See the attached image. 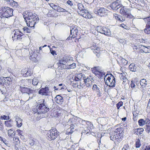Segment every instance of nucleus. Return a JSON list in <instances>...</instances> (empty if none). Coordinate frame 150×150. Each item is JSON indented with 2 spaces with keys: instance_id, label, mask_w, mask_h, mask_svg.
<instances>
[{
  "instance_id": "dca6fc26",
  "label": "nucleus",
  "mask_w": 150,
  "mask_h": 150,
  "mask_svg": "<svg viewBox=\"0 0 150 150\" xmlns=\"http://www.w3.org/2000/svg\"><path fill=\"white\" fill-rule=\"evenodd\" d=\"M116 131V129L114 131H112L111 132L110 134V138L111 140H112L113 141H115V142H116L115 140L117 138H116V135H117V132Z\"/></svg>"
},
{
  "instance_id": "680f3d73",
  "label": "nucleus",
  "mask_w": 150,
  "mask_h": 150,
  "mask_svg": "<svg viewBox=\"0 0 150 150\" xmlns=\"http://www.w3.org/2000/svg\"><path fill=\"white\" fill-rule=\"evenodd\" d=\"M92 83H84V87L86 86L87 87L89 88L91 87Z\"/></svg>"
},
{
  "instance_id": "1a4fd4ad",
  "label": "nucleus",
  "mask_w": 150,
  "mask_h": 150,
  "mask_svg": "<svg viewBox=\"0 0 150 150\" xmlns=\"http://www.w3.org/2000/svg\"><path fill=\"white\" fill-rule=\"evenodd\" d=\"M20 91L22 93H26L28 94L29 96V98H31V99L33 97V96L31 97L30 96L33 94V93L35 92V90L30 89L29 88V87H26L20 86Z\"/></svg>"
},
{
  "instance_id": "79ce46f5",
  "label": "nucleus",
  "mask_w": 150,
  "mask_h": 150,
  "mask_svg": "<svg viewBox=\"0 0 150 150\" xmlns=\"http://www.w3.org/2000/svg\"><path fill=\"white\" fill-rule=\"evenodd\" d=\"M139 125L141 126H143L145 123V121L143 119H140L138 121Z\"/></svg>"
},
{
  "instance_id": "4be33fe9",
  "label": "nucleus",
  "mask_w": 150,
  "mask_h": 150,
  "mask_svg": "<svg viewBox=\"0 0 150 150\" xmlns=\"http://www.w3.org/2000/svg\"><path fill=\"white\" fill-rule=\"evenodd\" d=\"M3 79L4 80V83H7V85H9L12 81V79L10 77H7L6 78L3 77Z\"/></svg>"
},
{
  "instance_id": "cd10ccee",
  "label": "nucleus",
  "mask_w": 150,
  "mask_h": 150,
  "mask_svg": "<svg viewBox=\"0 0 150 150\" xmlns=\"http://www.w3.org/2000/svg\"><path fill=\"white\" fill-rule=\"evenodd\" d=\"M144 31V33L147 34H150V25H146Z\"/></svg>"
},
{
  "instance_id": "774afa93",
  "label": "nucleus",
  "mask_w": 150,
  "mask_h": 150,
  "mask_svg": "<svg viewBox=\"0 0 150 150\" xmlns=\"http://www.w3.org/2000/svg\"><path fill=\"white\" fill-rule=\"evenodd\" d=\"M146 130L148 131V133L150 131V125L148 124V125H146Z\"/></svg>"
},
{
  "instance_id": "b1692460",
  "label": "nucleus",
  "mask_w": 150,
  "mask_h": 150,
  "mask_svg": "<svg viewBox=\"0 0 150 150\" xmlns=\"http://www.w3.org/2000/svg\"><path fill=\"white\" fill-rule=\"evenodd\" d=\"M126 73H121L120 75V78L121 79H122L123 82H125L127 81L126 77Z\"/></svg>"
},
{
  "instance_id": "0e129e2a",
  "label": "nucleus",
  "mask_w": 150,
  "mask_h": 150,
  "mask_svg": "<svg viewBox=\"0 0 150 150\" xmlns=\"http://www.w3.org/2000/svg\"><path fill=\"white\" fill-rule=\"evenodd\" d=\"M123 6H122L121 4H119L118 3L117 4L116 7V10H118L119 8H120V7H122Z\"/></svg>"
},
{
  "instance_id": "aec40b11",
  "label": "nucleus",
  "mask_w": 150,
  "mask_h": 150,
  "mask_svg": "<svg viewBox=\"0 0 150 150\" xmlns=\"http://www.w3.org/2000/svg\"><path fill=\"white\" fill-rule=\"evenodd\" d=\"M129 68L130 71L134 72L137 71V67L134 63L131 64L129 66Z\"/></svg>"
},
{
  "instance_id": "9d476101",
  "label": "nucleus",
  "mask_w": 150,
  "mask_h": 150,
  "mask_svg": "<svg viewBox=\"0 0 150 150\" xmlns=\"http://www.w3.org/2000/svg\"><path fill=\"white\" fill-rule=\"evenodd\" d=\"M108 10L103 7H99L98 9H95L94 11L95 13L100 16H104L107 15Z\"/></svg>"
},
{
  "instance_id": "de8ad7c7",
  "label": "nucleus",
  "mask_w": 150,
  "mask_h": 150,
  "mask_svg": "<svg viewBox=\"0 0 150 150\" xmlns=\"http://www.w3.org/2000/svg\"><path fill=\"white\" fill-rule=\"evenodd\" d=\"M36 140V139H31L29 140V144L30 146H32L35 144V143Z\"/></svg>"
},
{
  "instance_id": "6e6552de",
  "label": "nucleus",
  "mask_w": 150,
  "mask_h": 150,
  "mask_svg": "<svg viewBox=\"0 0 150 150\" xmlns=\"http://www.w3.org/2000/svg\"><path fill=\"white\" fill-rule=\"evenodd\" d=\"M77 27H71L70 28V35L67 38V40L72 39V38H74L77 37L79 34L78 31Z\"/></svg>"
},
{
  "instance_id": "603ef678",
  "label": "nucleus",
  "mask_w": 150,
  "mask_h": 150,
  "mask_svg": "<svg viewBox=\"0 0 150 150\" xmlns=\"http://www.w3.org/2000/svg\"><path fill=\"white\" fill-rule=\"evenodd\" d=\"M78 9L81 11H82L84 8V6L82 4L79 3L78 4Z\"/></svg>"
},
{
  "instance_id": "20e7f679",
  "label": "nucleus",
  "mask_w": 150,
  "mask_h": 150,
  "mask_svg": "<svg viewBox=\"0 0 150 150\" xmlns=\"http://www.w3.org/2000/svg\"><path fill=\"white\" fill-rule=\"evenodd\" d=\"M0 10V17L8 18L13 16V9L9 7H4Z\"/></svg>"
},
{
  "instance_id": "a18cd8bd",
  "label": "nucleus",
  "mask_w": 150,
  "mask_h": 150,
  "mask_svg": "<svg viewBox=\"0 0 150 150\" xmlns=\"http://www.w3.org/2000/svg\"><path fill=\"white\" fill-rule=\"evenodd\" d=\"M38 82V79L36 78H34L32 81V83L33 85H37Z\"/></svg>"
},
{
  "instance_id": "09e8293b",
  "label": "nucleus",
  "mask_w": 150,
  "mask_h": 150,
  "mask_svg": "<svg viewBox=\"0 0 150 150\" xmlns=\"http://www.w3.org/2000/svg\"><path fill=\"white\" fill-rule=\"evenodd\" d=\"M79 85L77 84V87L81 89V88H83L84 87V83H82L81 82V81H79Z\"/></svg>"
},
{
  "instance_id": "4468645a",
  "label": "nucleus",
  "mask_w": 150,
  "mask_h": 150,
  "mask_svg": "<svg viewBox=\"0 0 150 150\" xmlns=\"http://www.w3.org/2000/svg\"><path fill=\"white\" fill-rule=\"evenodd\" d=\"M85 78V75L81 73L77 74L74 77V80L76 82L75 83L78 84V82L81 81L82 80H83Z\"/></svg>"
},
{
  "instance_id": "58836bf2",
  "label": "nucleus",
  "mask_w": 150,
  "mask_h": 150,
  "mask_svg": "<svg viewBox=\"0 0 150 150\" xmlns=\"http://www.w3.org/2000/svg\"><path fill=\"white\" fill-rule=\"evenodd\" d=\"M118 3L116 2H114L110 5V7L113 10H116V7L117 4Z\"/></svg>"
},
{
  "instance_id": "473e14b6",
  "label": "nucleus",
  "mask_w": 150,
  "mask_h": 150,
  "mask_svg": "<svg viewBox=\"0 0 150 150\" xmlns=\"http://www.w3.org/2000/svg\"><path fill=\"white\" fill-rule=\"evenodd\" d=\"M82 16L84 18H91L92 17L91 15L89 13H87L82 14Z\"/></svg>"
},
{
  "instance_id": "e433bc0d",
  "label": "nucleus",
  "mask_w": 150,
  "mask_h": 150,
  "mask_svg": "<svg viewBox=\"0 0 150 150\" xmlns=\"http://www.w3.org/2000/svg\"><path fill=\"white\" fill-rule=\"evenodd\" d=\"M143 46V47L142 48V50H143V52L145 53L148 52L149 51V47H145L144 46Z\"/></svg>"
},
{
  "instance_id": "37998d69",
  "label": "nucleus",
  "mask_w": 150,
  "mask_h": 150,
  "mask_svg": "<svg viewBox=\"0 0 150 150\" xmlns=\"http://www.w3.org/2000/svg\"><path fill=\"white\" fill-rule=\"evenodd\" d=\"M57 11L58 12H68V11L66 9H64L63 8H62L61 7H60L59 6L58 7V8L57 10Z\"/></svg>"
},
{
  "instance_id": "ea45409f",
  "label": "nucleus",
  "mask_w": 150,
  "mask_h": 150,
  "mask_svg": "<svg viewBox=\"0 0 150 150\" xmlns=\"http://www.w3.org/2000/svg\"><path fill=\"white\" fill-rule=\"evenodd\" d=\"M76 67V64L75 63H73L71 64L68 65L67 67V68L66 69H74Z\"/></svg>"
},
{
  "instance_id": "f704fd0d",
  "label": "nucleus",
  "mask_w": 150,
  "mask_h": 150,
  "mask_svg": "<svg viewBox=\"0 0 150 150\" xmlns=\"http://www.w3.org/2000/svg\"><path fill=\"white\" fill-rule=\"evenodd\" d=\"M68 59L67 56L64 57L62 59L59 60L60 62L63 63L64 64L67 63L68 61Z\"/></svg>"
},
{
  "instance_id": "49530a36",
  "label": "nucleus",
  "mask_w": 150,
  "mask_h": 150,
  "mask_svg": "<svg viewBox=\"0 0 150 150\" xmlns=\"http://www.w3.org/2000/svg\"><path fill=\"white\" fill-rule=\"evenodd\" d=\"M91 70L93 72L96 71H100V68L99 67H94L91 68Z\"/></svg>"
},
{
  "instance_id": "69168bd1",
  "label": "nucleus",
  "mask_w": 150,
  "mask_h": 150,
  "mask_svg": "<svg viewBox=\"0 0 150 150\" xmlns=\"http://www.w3.org/2000/svg\"><path fill=\"white\" fill-rule=\"evenodd\" d=\"M4 80L3 79V77L2 79L0 78V85L5 84Z\"/></svg>"
},
{
  "instance_id": "393cba45",
  "label": "nucleus",
  "mask_w": 150,
  "mask_h": 150,
  "mask_svg": "<svg viewBox=\"0 0 150 150\" xmlns=\"http://www.w3.org/2000/svg\"><path fill=\"white\" fill-rule=\"evenodd\" d=\"M68 123L69 125H70V128L71 129H74V130H76V129L77 127V126L76 125V124L74 123V122H68Z\"/></svg>"
},
{
  "instance_id": "7c9ffc66",
  "label": "nucleus",
  "mask_w": 150,
  "mask_h": 150,
  "mask_svg": "<svg viewBox=\"0 0 150 150\" xmlns=\"http://www.w3.org/2000/svg\"><path fill=\"white\" fill-rule=\"evenodd\" d=\"M121 61L122 66H124L127 65L128 63V61L122 57H121Z\"/></svg>"
},
{
  "instance_id": "4c0bfd02",
  "label": "nucleus",
  "mask_w": 150,
  "mask_h": 150,
  "mask_svg": "<svg viewBox=\"0 0 150 150\" xmlns=\"http://www.w3.org/2000/svg\"><path fill=\"white\" fill-rule=\"evenodd\" d=\"M32 29H33L31 28H30L27 27H24L23 28V30L25 33H31Z\"/></svg>"
},
{
  "instance_id": "f257e3e1",
  "label": "nucleus",
  "mask_w": 150,
  "mask_h": 150,
  "mask_svg": "<svg viewBox=\"0 0 150 150\" xmlns=\"http://www.w3.org/2000/svg\"><path fill=\"white\" fill-rule=\"evenodd\" d=\"M23 15L27 25L32 29H34L35 25L39 20V18L36 17L37 15L30 12L24 13Z\"/></svg>"
},
{
  "instance_id": "5701e85b",
  "label": "nucleus",
  "mask_w": 150,
  "mask_h": 150,
  "mask_svg": "<svg viewBox=\"0 0 150 150\" xmlns=\"http://www.w3.org/2000/svg\"><path fill=\"white\" fill-rule=\"evenodd\" d=\"M8 1L9 2L10 5L12 7L15 8L18 7V4L17 2L14 1L13 0H9Z\"/></svg>"
},
{
  "instance_id": "c85d7f7f",
  "label": "nucleus",
  "mask_w": 150,
  "mask_h": 150,
  "mask_svg": "<svg viewBox=\"0 0 150 150\" xmlns=\"http://www.w3.org/2000/svg\"><path fill=\"white\" fill-rule=\"evenodd\" d=\"M13 32H14V34L13 36L12 37V39L13 40H17V38L18 37V30H15Z\"/></svg>"
},
{
  "instance_id": "c03bdc74",
  "label": "nucleus",
  "mask_w": 150,
  "mask_h": 150,
  "mask_svg": "<svg viewBox=\"0 0 150 150\" xmlns=\"http://www.w3.org/2000/svg\"><path fill=\"white\" fill-rule=\"evenodd\" d=\"M75 130L74 129H71L70 127L69 128L66 132V134H71Z\"/></svg>"
},
{
  "instance_id": "bf43d9fd",
  "label": "nucleus",
  "mask_w": 150,
  "mask_h": 150,
  "mask_svg": "<svg viewBox=\"0 0 150 150\" xmlns=\"http://www.w3.org/2000/svg\"><path fill=\"white\" fill-rule=\"evenodd\" d=\"M82 133H84L85 134H89L90 133L91 134L90 130L89 129L84 130Z\"/></svg>"
},
{
  "instance_id": "7ed1b4c3",
  "label": "nucleus",
  "mask_w": 150,
  "mask_h": 150,
  "mask_svg": "<svg viewBox=\"0 0 150 150\" xmlns=\"http://www.w3.org/2000/svg\"><path fill=\"white\" fill-rule=\"evenodd\" d=\"M104 80L105 84L111 87H115V78L113 75L110 74H107L104 77Z\"/></svg>"
},
{
  "instance_id": "2eb2a0df",
  "label": "nucleus",
  "mask_w": 150,
  "mask_h": 150,
  "mask_svg": "<svg viewBox=\"0 0 150 150\" xmlns=\"http://www.w3.org/2000/svg\"><path fill=\"white\" fill-rule=\"evenodd\" d=\"M73 117L70 118L68 121V122H73L74 123L76 124V125L78 126L79 124V117H77L74 115H73Z\"/></svg>"
},
{
  "instance_id": "052dcab7",
  "label": "nucleus",
  "mask_w": 150,
  "mask_h": 150,
  "mask_svg": "<svg viewBox=\"0 0 150 150\" xmlns=\"http://www.w3.org/2000/svg\"><path fill=\"white\" fill-rule=\"evenodd\" d=\"M13 131L11 130L10 129L8 130V133L9 136H11L12 134H13Z\"/></svg>"
},
{
  "instance_id": "412c9836",
  "label": "nucleus",
  "mask_w": 150,
  "mask_h": 150,
  "mask_svg": "<svg viewBox=\"0 0 150 150\" xmlns=\"http://www.w3.org/2000/svg\"><path fill=\"white\" fill-rule=\"evenodd\" d=\"M93 79V78H92V77L91 76H88L86 77L85 76V78H84L83 79V82L84 83H92V80Z\"/></svg>"
},
{
  "instance_id": "5fc2aeb1",
  "label": "nucleus",
  "mask_w": 150,
  "mask_h": 150,
  "mask_svg": "<svg viewBox=\"0 0 150 150\" xmlns=\"http://www.w3.org/2000/svg\"><path fill=\"white\" fill-rule=\"evenodd\" d=\"M92 89L93 90L97 91L99 90V89L96 85L94 84L93 85Z\"/></svg>"
},
{
  "instance_id": "13d9d810",
  "label": "nucleus",
  "mask_w": 150,
  "mask_h": 150,
  "mask_svg": "<svg viewBox=\"0 0 150 150\" xmlns=\"http://www.w3.org/2000/svg\"><path fill=\"white\" fill-rule=\"evenodd\" d=\"M1 119L2 120H7L9 119V117L8 116H7L5 115H4L1 116Z\"/></svg>"
},
{
  "instance_id": "0eeeda50",
  "label": "nucleus",
  "mask_w": 150,
  "mask_h": 150,
  "mask_svg": "<svg viewBox=\"0 0 150 150\" xmlns=\"http://www.w3.org/2000/svg\"><path fill=\"white\" fill-rule=\"evenodd\" d=\"M97 29V31L102 34H104L108 36L111 35L110 29L105 27L98 26Z\"/></svg>"
},
{
  "instance_id": "6e6d98bb",
  "label": "nucleus",
  "mask_w": 150,
  "mask_h": 150,
  "mask_svg": "<svg viewBox=\"0 0 150 150\" xmlns=\"http://www.w3.org/2000/svg\"><path fill=\"white\" fill-rule=\"evenodd\" d=\"M123 104V103L122 101H120L117 104V109H118Z\"/></svg>"
},
{
  "instance_id": "338daca9",
  "label": "nucleus",
  "mask_w": 150,
  "mask_h": 150,
  "mask_svg": "<svg viewBox=\"0 0 150 150\" xmlns=\"http://www.w3.org/2000/svg\"><path fill=\"white\" fill-rule=\"evenodd\" d=\"M123 148H124L127 150H130L129 148V146L128 144L125 145Z\"/></svg>"
},
{
  "instance_id": "ddd939ff",
  "label": "nucleus",
  "mask_w": 150,
  "mask_h": 150,
  "mask_svg": "<svg viewBox=\"0 0 150 150\" xmlns=\"http://www.w3.org/2000/svg\"><path fill=\"white\" fill-rule=\"evenodd\" d=\"M49 93V88L47 87L41 88L38 91V93L42 96H48Z\"/></svg>"
},
{
  "instance_id": "4d7b16f0",
  "label": "nucleus",
  "mask_w": 150,
  "mask_h": 150,
  "mask_svg": "<svg viewBox=\"0 0 150 150\" xmlns=\"http://www.w3.org/2000/svg\"><path fill=\"white\" fill-rule=\"evenodd\" d=\"M114 17H115V19L118 21H120L121 18H120V15H118L117 14H115L114 15Z\"/></svg>"
},
{
  "instance_id": "c756f323",
  "label": "nucleus",
  "mask_w": 150,
  "mask_h": 150,
  "mask_svg": "<svg viewBox=\"0 0 150 150\" xmlns=\"http://www.w3.org/2000/svg\"><path fill=\"white\" fill-rule=\"evenodd\" d=\"M94 48H91L92 49H93L94 50L93 52L94 53H98L100 52V48L98 47V45H95V46L93 47Z\"/></svg>"
},
{
  "instance_id": "9b49d317",
  "label": "nucleus",
  "mask_w": 150,
  "mask_h": 150,
  "mask_svg": "<svg viewBox=\"0 0 150 150\" xmlns=\"http://www.w3.org/2000/svg\"><path fill=\"white\" fill-rule=\"evenodd\" d=\"M123 130L122 128H118L116 129V131L118 132H117V135H116L115 138L117 139H116L115 142H120L121 140V139L123 137Z\"/></svg>"
},
{
  "instance_id": "a211bd4d",
  "label": "nucleus",
  "mask_w": 150,
  "mask_h": 150,
  "mask_svg": "<svg viewBox=\"0 0 150 150\" xmlns=\"http://www.w3.org/2000/svg\"><path fill=\"white\" fill-rule=\"evenodd\" d=\"M144 130V129L143 128H138L134 130V133L137 135H139L142 133Z\"/></svg>"
},
{
  "instance_id": "a19ab883",
  "label": "nucleus",
  "mask_w": 150,
  "mask_h": 150,
  "mask_svg": "<svg viewBox=\"0 0 150 150\" xmlns=\"http://www.w3.org/2000/svg\"><path fill=\"white\" fill-rule=\"evenodd\" d=\"M4 84L0 85V90L2 93H4L6 90V87L4 86Z\"/></svg>"
},
{
  "instance_id": "8fccbe9b",
  "label": "nucleus",
  "mask_w": 150,
  "mask_h": 150,
  "mask_svg": "<svg viewBox=\"0 0 150 150\" xmlns=\"http://www.w3.org/2000/svg\"><path fill=\"white\" fill-rule=\"evenodd\" d=\"M5 124L6 126L7 127H11L13 125V123L10 122L8 121H5Z\"/></svg>"
},
{
  "instance_id": "2f4dec72",
  "label": "nucleus",
  "mask_w": 150,
  "mask_h": 150,
  "mask_svg": "<svg viewBox=\"0 0 150 150\" xmlns=\"http://www.w3.org/2000/svg\"><path fill=\"white\" fill-rule=\"evenodd\" d=\"M143 19L146 23V25H150V16L144 18Z\"/></svg>"
},
{
  "instance_id": "423d86ee",
  "label": "nucleus",
  "mask_w": 150,
  "mask_h": 150,
  "mask_svg": "<svg viewBox=\"0 0 150 150\" xmlns=\"http://www.w3.org/2000/svg\"><path fill=\"white\" fill-rule=\"evenodd\" d=\"M120 10V13L122 14L124 17L130 19L132 18L133 17L132 15L130 14V10L127 7L123 6Z\"/></svg>"
},
{
  "instance_id": "39448f33",
  "label": "nucleus",
  "mask_w": 150,
  "mask_h": 150,
  "mask_svg": "<svg viewBox=\"0 0 150 150\" xmlns=\"http://www.w3.org/2000/svg\"><path fill=\"white\" fill-rule=\"evenodd\" d=\"M59 133L56 128L52 127L50 130L48 131L47 138L49 141L54 140L58 137Z\"/></svg>"
},
{
  "instance_id": "bb28decb",
  "label": "nucleus",
  "mask_w": 150,
  "mask_h": 150,
  "mask_svg": "<svg viewBox=\"0 0 150 150\" xmlns=\"http://www.w3.org/2000/svg\"><path fill=\"white\" fill-rule=\"evenodd\" d=\"M140 83L143 88H144L147 85V81L146 79H142L140 80Z\"/></svg>"
},
{
  "instance_id": "3c124183",
  "label": "nucleus",
  "mask_w": 150,
  "mask_h": 150,
  "mask_svg": "<svg viewBox=\"0 0 150 150\" xmlns=\"http://www.w3.org/2000/svg\"><path fill=\"white\" fill-rule=\"evenodd\" d=\"M116 38L120 43L122 44L125 43V39H120L119 38Z\"/></svg>"
},
{
  "instance_id": "a878e982",
  "label": "nucleus",
  "mask_w": 150,
  "mask_h": 150,
  "mask_svg": "<svg viewBox=\"0 0 150 150\" xmlns=\"http://www.w3.org/2000/svg\"><path fill=\"white\" fill-rule=\"evenodd\" d=\"M16 121L17 122V127H21L22 125V120L19 118H16Z\"/></svg>"
},
{
  "instance_id": "f8f14e48",
  "label": "nucleus",
  "mask_w": 150,
  "mask_h": 150,
  "mask_svg": "<svg viewBox=\"0 0 150 150\" xmlns=\"http://www.w3.org/2000/svg\"><path fill=\"white\" fill-rule=\"evenodd\" d=\"M79 123L80 125H84L87 129H91L93 125L91 124L90 122L82 120L80 118H79Z\"/></svg>"
},
{
  "instance_id": "c9c22d12",
  "label": "nucleus",
  "mask_w": 150,
  "mask_h": 150,
  "mask_svg": "<svg viewBox=\"0 0 150 150\" xmlns=\"http://www.w3.org/2000/svg\"><path fill=\"white\" fill-rule=\"evenodd\" d=\"M58 69H64V67L65 64L62 62H60L58 63Z\"/></svg>"
},
{
  "instance_id": "f03ea898",
  "label": "nucleus",
  "mask_w": 150,
  "mask_h": 150,
  "mask_svg": "<svg viewBox=\"0 0 150 150\" xmlns=\"http://www.w3.org/2000/svg\"><path fill=\"white\" fill-rule=\"evenodd\" d=\"M49 110V108L47 105L45 103L44 99L39 100L37 103V105L33 111L34 114H44Z\"/></svg>"
},
{
  "instance_id": "f3484780",
  "label": "nucleus",
  "mask_w": 150,
  "mask_h": 150,
  "mask_svg": "<svg viewBox=\"0 0 150 150\" xmlns=\"http://www.w3.org/2000/svg\"><path fill=\"white\" fill-rule=\"evenodd\" d=\"M94 73L96 76L100 79L105 74V73L102 70L94 71Z\"/></svg>"
},
{
  "instance_id": "864d4df0",
  "label": "nucleus",
  "mask_w": 150,
  "mask_h": 150,
  "mask_svg": "<svg viewBox=\"0 0 150 150\" xmlns=\"http://www.w3.org/2000/svg\"><path fill=\"white\" fill-rule=\"evenodd\" d=\"M26 69H24L21 70V73L22 75L24 77L25 76V74L26 73Z\"/></svg>"
},
{
  "instance_id": "e2e57ef3",
  "label": "nucleus",
  "mask_w": 150,
  "mask_h": 150,
  "mask_svg": "<svg viewBox=\"0 0 150 150\" xmlns=\"http://www.w3.org/2000/svg\"><path fill=\"white\" fill-rule=\"evenodd\" d=\"M25 77L30 76L31 75V72L28 71V69H27Z\"/></svg>"
},
{
  "instance_id": "72a5a7b5",
  "label": "nucleus",
  "mask_w": 150,
  "mask_h": 150,
  "mask_svg": "<svg viewBox=\"0 0 150 150\" xmlns=\"http://www.w3.org/2000/svg\"><path fill=\"white\" fill-rule=\"evenodd\" d=\"M18 37L17 38V40H21L22 38V37L23 34L19 30H18Z\"/></svg>"
},
{
  "instance_id": "6ab92c4d",
  "label": "nucleus",
  "mask_w": 150,
  "mask_h": 150,
  "mask_svg": "<svg viewBox=\"0 0 150 150\" xmlns=\"http://www.w3.org/2000/svg\"><path fill=\"white\" fill-rule=\"evenodd\" d=\"M54 100L58 103H62L63 102L64 100L63 97L60 95H57L55 98Z\"/></svg>"
}]
</instances>
